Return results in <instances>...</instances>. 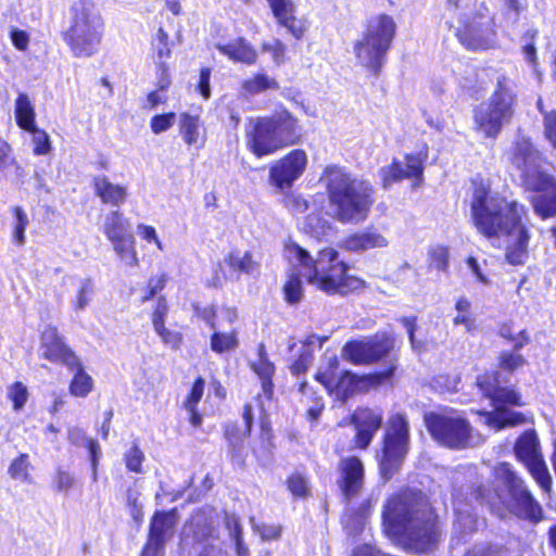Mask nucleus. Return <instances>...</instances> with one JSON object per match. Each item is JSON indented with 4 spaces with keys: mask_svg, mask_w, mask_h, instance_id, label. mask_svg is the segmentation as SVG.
<instances>
[{
    "mask_svg": "<svg viewBox=\"0 0 556 556\" xmlns=\"http://www.w3.org/2000/svg\"><path fill=\"white\" fill-rule=\"evenodd\" d=\"M472 223L488 239L507 237L506 260L511 265L523 264L528 257V230L521 224L525 208L483 185L475 187L470 203Z\"/></svg>",
    "mask_w": 556,
    "mask_h": 556,
    "instance_id": "obj_1",
    "label": "nucleus"
},
{
    "mask_svg": "<svg viewBox=\"0 0 556 556\" xmlns=\"http://www.w3.org/2000/svg\"><path fill=\"white\" fill-rule=\"evenodd\" d=\"M382 518L386 532L416 552L429 551L440 540L438 518L421 492L407 491L391 497Z\"/></svg>",
    "mask_w": 556,
    "mask_h": 556,
    "instance_id": "obj_2",
    "label": "nucleus"
},
{
    "mask_svg": "<svg viewBox=\"0 0 556 556\" xmlns=\"http://www.w3.org/2000/svg\"><path fill=\"white\" fill-rule=\"evenodd\" d=\"M285 256L290 264L300 268L308 283L329 293L346 294L361 290L364 281L346 274L348 266L339 261L338 252L327 248L318 252L316 258L295 242L285 245Z\"/></svg>",
    "mask_w": 556,
    "mask_h": 556,
    "instance_id": "obj_3",
    "label": "nucleus"
},
{
    "mask_svg": "<svg viewBox=\"0 0 556 556\" xmlns=\"http://www.w3.org/2000/svg\"><path fill=\"white\" fill-rule=\"evenodd\" d=\"M320 181L325 185L329 204L341 223L364 222L374 204V187L363 178L331 165L324 169Z\"/></svg>",
    "mask_w": 556,
    "mask_h": 556,
    "instance_id": "obj_4",
    "label": "nucleus"
},
{
    "mask_svg": "<svg viewBox=\"0 0 556 556\" xmlns=\"http://www.w3.org/2000/svg\"><path fill=\"white\" fill-rule=\"evenodd\" d=\"M509 161L520 173L525 186L539 192L531 199L536 215L543 219L555 216L556 180L542 169V154L528 137L519 136L516 139Z\"/></svg>",
    "mask_w": 556,
    "mask_h": 556,
    "instance_id": "obj_5",
    "label": "nucleus"
},
{
    "mask_svg": "<svg viewBox=\"0 0 556 556\" xmlns=\"http://www.w3.org/2000/svg\"><path fill=\"white\" fill-rule=\"evenodd\" d=\"M515 83L504 73L495 79L490 97L473 109L475 129L484 138L495 139L514 117L517 105Z\"/></svg>",
    "mask_w": 556,
    "mask_h": 556,
    "instance_id": "obj_6",
    "label": "nucleus"
},
{
    "mask_svg": "<svg viewBox=\"0 0 556 556\" xmlns=\"http://www.w3.org/2000/svg\"><path fill=\"white\" fill-rule=\"evenodd\" d=\"M395 33L396 24L392 16L379 14L371 17L353 47L357 63L378 76Z\"/></svg>",
    "mask_w": 556,
    "mask_h": 556,
    "instance_id": "obj_7",
    "label": "nucleus"
},
{
    "mask_svg": "<svg viewBox=\"0 0 556 556\" xmlns=\"http://www.w3.org/2000/svg\"><path fill=\"white\" fill-rule=\"evenodd\" d=\"M72 24L66 40L76 56H90L101 42L104 22L99 9L89 0H80L72 8Z\"/></svg>",
    "mask_w": 556,
    "mask_h": 556,
    "instance_id": "obj_8",
    "label": "nucleus"
},
{
    "mask_svg": "<svg viewBox=\"0 0 556 556\" xmlns=\"http://www.w3.org/2000/svg\"><path fill=\"white\" fill-rule=\"evenodd\" d=\"M497 483L495 496L482 484H479L471 493V496L485 504L497 516L503 517L504 510L522 498L530 491L525 479L506 462L498 463L493 469Z\"/></svg>",
    "mask_w": 556,
    "mask_h": 556,
    "instance_id": "obj_9",
    "label": "nucleus"
},
{
    "mask_svg": "<svg viewBox=\"0 0 556 556\" xmlns=\"http://www.w3.org/2000/svg\"><path fill=\"white\" fill-rule=\"evenodd\" d=\"M425 422L432 438L450 448L463 450L483 441L468 420L457 413H430L425 416Z\"/></svg>",
    "mask_w": 556,
    "mask_h": 556,
    "instance_id": "obj_10",
    "label": "nucleus"
},
{
    "mask_svg": "<svg viewBox=\"0 0 556 556\" xmlns=\"http://www.w3.org/2000/svg\"><path fill=\"white\" fill-rule=\"evenodd\" d=\"M409 451V425L403 414L396 413L387 421L379 468L384 480H390L402 467Z\"/></svg>",
    "mask_w": 556,
    "mask_h": 556,
    "instance_id": "obj_11",
    "label": "nucleus"
},
{
    "mask_svg": "<svg viewBox=\"0 0 556 556\" xmlns=\"http://www.w3.org/2000/svg\"><path fill=\"white\" fill-rule=\"evenodd\" d=\"M477 386L482 394L490 399L492 406L494 407L493 413H485V422L496 430H500L507 426L520 425L525 421V417L521 413L506 409L504 405L510 404L521 406L520 395L507 388H501L496 375H483L477 378Z\"/></svg>",
    "mask_w": 556,
    "mask_h": 556,
    "instance_id": "obj_12",
    "label": "nucleus"
},
{
    "mask_svg": "<svg viewBox=\"0 0 556 556\" xmlns=\"http://www.w3.org/2000/svg\"><path fill=\"white\" fill-rule=\"evenodd\" d=\"M212 511L199 510L193 514L184 527L185 545H191L199 556H226L222 548L215 545Z\"/></svg>",
    "mask_w": 556,
    "mask_h": 556,
    "instance_id": "obj_13",
    "label": "nucleus"
},
{
    "mask_svg": "<svg viewBox=\"0 0 556 556\" xmlns=\"http://www.w3.org/2000/svg\"><path fill=\"white\" fill-rule=\"evenodd\" d=\"M394 337L389 332H378L374 337L359 341L348 342L342 356L355 365L375 363L386 356L394 348Z\"/></svg>",
    "mask_w": 556,
    "mask_h": 556,
    "instance_id": "obj_14",
    "label": "nucleus"
},
{
    "mask_svg": "<svg viewBox=\"0 0 556 556\" xmlns=\"http://www.w3.org/2000/svg\"><path fill=\"white\" fill-rule=\"evenodd\" d=\"M307 155L304 150H292L285 157L276 161L269 168V182L280 191L290 189L304 173Z\"/></svg>",
    "mask_w": 556,
    "mask_h": 556,
    "instance_id": "obj_15",
    "label": "nucleus"
},
{
    "mask_svg": "<svg viewBox=\"0 0 556 556\" xmlns=\"http://www.w3.org/2000/svg\"><path fill=\"white\" fill-rule=\"evenodd\" d=\"M40 351L46 359L65 365L68 369H74L79 365V358L65 344L58 329L53 326H47L41 333Z\"/></svg>",
    "mask_w": 556,
    "mask_h": 556,
    "instance_id": "obj_16",
    "label": "nucleus"
},
{
    "mask_svg": "<svg viewBox=\"0 0 556 556\" xmlns=\"http://www.w3.org/2000/svg\"><path fill=\"white\" fill-rule=\"evenodd\" d=\"M250 150L257 156L269 155L286 147L264 117L257 119L249 139Z\"/></svg>",
    "mask_w": 556,
    "mask_h": 556,
    "instance_id": "obj_17",
    "label": "nucleus"
},
{
    "mask_svg": "<svg viewBox=\"0 0 556 556\" xmlns=\"http://www.w3.org/2000/svg\"><path fill=\"white\" fill-rule=\"evenodd\" d=\"M424 173L422 160L419 155L407 154L405 164L393 161L392 164L380 169V177L384 188L405 178L421 180Z\"/></svg>",
    "mask_w": 556,
    "mask_h": 556,
    "instance_id": "obj_18",
    "label": "nucleus"
},
{
    "mask_svg": "<svg viewBox=\"0 0 556 556\" xmlns=\"http://www.w3.org/2000/svg\"><path fill=\"white\" fill-rule=\"evenodd\" d=\"M352 421L356 428L355 440L357 446L366 448L381 427L382 412L380 409L359 408L353 414Z\"/></svg>",
    "mask_w": 556,
    "mask_h": 556,
    "instance_id": "obj_19",
    "label": "nucleus"
},
{
    "mask_svg": "<svg viewBox=\"0 0 556 556\" xmlns=\"http://www.w3.org/2000/svg\"><path fill=\"white\" fill-rule=\"evenodd\" d=\"M340 490L345 500L356 496L363 488L364 466L357 457L344 458L340 463Z\"/></svg>",
    "mask_w": 556,
    "mask_h": 556,
    "instance_id": "obj_20",
    "label": "nucleus"
},
{
    "mask_svg": "<svg viewBox=\"0 0 556 556\" xmlns=\"http://www.w3.org/2000/svg\"><path fill=\"white\" fill-rule=\"evenodd\" d=\"M460 43L468 50H485L492 46L493 34L486 23L473 21L456 33Z\"/></svg>",
    "mask_w": 556,
    "mask_h": 556,
    "instance_id": "obj_21",
    "label": "nucleus"
},
{
    "mask_svg": "<svg viewBox=\"0 0 556 556\" xmlns=\"http://www.w3.org/2000/svg\"><path fill=\"white\" fill-rule=\"evenodd\" d=\"M388 244V239L375 227L353 232L342 241V248L351 252H365L386 248Z\"/></svg>",
    "mask_w": 556,
    "mask_h": 556,
    "instance_id": "obj_22",
    "label": "nucleus"
},
{
    "mask_svg": "<svg viewBox=\"0 0 556 556\" xmlns=\"http://www.w3.org/2000/svg\"><path fill=\"white\" fill-rule=\"evenodd\" d=\"M279 25L286 27L296 39H301L306 30L305 23L295 17V5L292 0H267Z\"/></svg>",
    "mask_w": 556,
    "mask_h": 556,
    "instance_id": "obj_23",
    "label": "nucleus"
},
{
    "mask_svg": "<svg viewBox=\"0 0 556 556\" xmlns=\"http://www.w3.org/2000/svg\"><path fill=\"white\" fill-rule=\"evenodd\" d=\"M264 118L270 124V127L285 146L296 142L299 138V122L289 111L282 109Z\"/></svg>",
    "mask_w": 556,
    "mask_h": 556,
    "instance_id": "obj_24",
    "label": "nucleus"
},
{
    "mask_svg": "<svg viewBox=\"0 0 556 556\" xmlns=\"http://www.w3.org/2000/svg\"><path fill=\"white\" fill-rule=\"evenodd\" d=\"M250 368L258 377L263 393L266 397H271L274 392L273 377L275 375V365L268 359L264 344L257 348V355L255 359L249 362Z\"/></svg>",
    "mask_w": 556,
    "mask_h": 556,
    "instance_id": "obj_25",
    "label": "nucleus"
},
{
    "mask_svg": "<svg viewBox=\"0 0 556 556\" xmlns=\"http://www.w3.org/2000/svg\"><path fill=\"white\" fill-rule=\"evenodd\" d=\"M92 181L94 192L102 203L119 207L126 201L127 187L111 182L104 175L93 177Z\"/></svg>",
    "mask_w": 556,
    "mask_h": 556,
    "instance_id": "obj_26",
    "label": "nucleus"
},
{
    "mask_svg": "<svg viewBox=\"0 0 556 556\" xmlns=\"http://www.w3.org/2000/svg\"><path fill=\"white\" fill-rule=\"evenodd\" d=\"M217 50L229 60L247 65H253L257 61V52L253 46L244 38H237L228 43H218Z\"/></svg>",
    "mask_w": 556,
    "mask_h": 556,
    "instance_id": "obj_27",
    "label": "nucleus"
},
{
    "mask_svg": "<svg viewBox=\"0 0 556 556\" xmlns=\"http://www.w3.org/2000/svg\"><path fill=\"white\" fill-rule=\"evenodd\" d=\"M505 511H508L518 519L528 521L532 525H538L545 518L543 507L533 496L532 492H529L522 498H519L516 503L505 509Z\"/></svg>",
    "mask_w": 556,
    "mask_h": 556,
    "instance_id": "obj_28",
    "label": "nucleus"
},
{
    "mask_svg": "<svg viewBox=\"0 0 556 556\" xmlns=\"http://www.w3.org/2000/svg\"><path fill=\"white\" fill-rule=\"evenodd\" d=\"M176 525V509L168 511L157 510L150 521L148 535L167 543L174 535Z\"/></svg>",
    "mask_w": 556,
    "mask_h": 556,
    "instance_id": "obj_29",
    "label": "nucleus"
},
{
    "mask_svg": "<svg viewBox=\"0 0 556 556\" xmlns=\"http://www.w3.org/2000/svg\"><path fill=\"white\" fill-rule=\"evenodd\" d=\"M180 135L188 146L202 148L205 143V128L198 115L181 113L179 116Z\"/></svg>",
    "mask_w": 556,
    "mask_h": 556,
    "instance_id": "obj_30",
    "label": "nucleus"
},
{
    "mask_svg": "<svg viewBox=\"0 0 556 556\" xmlns=\"http://www.w3.org/2000/svg\"><path fill=\"white\" fill-rule=\"evenodd\" d=\"M515 454L523 465L532 459L542 456L540 442L533 429L525 431L516 441Z\"/></svg>",
    "mask_w": 556,
    "mask_h": 556,
    "instance_id": "obj_31",
    "label": "nucleus"
},
{
    "mask_svg": "<svg viewBox=\"0 0 556 556\" xmlns=\"http://www.w3.org/2000/svg\"><path fill=\"white\" fill-rule=\"evenodd\" d=\"M103 232L110 241L131 235L130 224L118 211H112L105 216Z\"/></svg>",
    "mask_w": 556,
    "mask_h": 556,
    "instance_id": "obj_32",
    "label": "nucleus"
},
{
    "mask_svg": "<svg viewBox=\"0 0 556 556\" xmlns=\"http://www.w3.org/2000/svg\"><path fill=\"white\" fill-rule=\"evenodd\" d=\"M35 108L25 93H20L15 101V119L16 124L24 130H34L35 124Z\"/></svg>",
    "mask_w": 556,
    "mask_h": 556,
    "instance_id": "obj_33",
    "label": "nucleus"
},
{
    "mask_svg": "<svg viewBox=\"0 0 556 556\" xmlns=\"http://www.w3.org/2000/svg\"><path fill=\"white\" fill-rule=\"evenodd\" d=\"M362 382L361 378L349 370L340 372V376L334 381L333 387L329 389L330 394H334L338 400L344 402L359 388Z\"/></svg>",
    "mask_w": 556,
    "mask_h": 556,
    "instance_id": "obj_34",
    "label": "nucleus"
},
{
    "mask_svg": "<svg viewBox=\"0 0 556 556\" xmlns=\"http://www.w3.org/2000/svg\"><path fill=\"white\" fill-rule=\"evenodd\" d=\"M225 263L233 273L253 275L258 271L260 264L253 258L251 252L243 254L231 252L225 257Z\"/></svg>",
    "mask_w": 556,
    "mask_h": 556,
    "instance_id": "obj_35",
    "label": "nucleus"
},
{
    "mask_svg": "<svg viewBox=\"0 0 556 556\" xmlns=\"http://www.w3.org/2000/svg\"><path fill=\"white\" fill-rule=\"evenodd\" d=\"M338 368L339 359L337 355H334L333 353H326L323 363L318 367L315 378L327 389V391H329V389L333 387L334 381L340 376V372H338Z\"/></svg>",
    "mask_w": 556,
    "mask_h": 556,
    "instance_id": "obj_36",
    "label": "nucleus"
},
{
    "mask_svg": "<svg viewBox=\"0 0 556 556\" xmlns=\"http://www.w3.org/2000/svg\"><path fill=\"white\" fill-rule=\"evenodd\" d=\"M218 329L213 330L211 336V350L217 354L235 351L239 345L238 332L236 330L223 332Z\"/></svg>",
    "mask_w": 556,
    "mask_h": 556,
    "instance_id": "obj_37",
    "label": "nucleus"
},
{
    "mask_svg": "<svg viewBox=\"0 0 556 556\" xmlns=\"http://www.w3.org/2000/svg\"><path fill=\"white\" fill-rule=\"evenodd\" d=\"M73 370L75 374L70 383V393L76 397H86L92 390V378L84 370L80 363Z\"/></svg>",
    "mask_w": 556,
    "mask_h": 556,
    "instance_id": "obj_38",
    "label": "nucleus"
},
{
    "mask_svg": "<svg viewBox=\"0 0 556 556\" xmlns=\"http://www.w3.org/2000/svg\"><path fill=\"white\" fill-rule=\"evenodd\" d=\"M119 258L129 266L138 265L137 252L135 250V238L131 235L110 241Z\"/></svg>",
    "mask_w": 556,
    "mask_h": 556,
    "instance_id": "obj_39",
    "label": "nucleus"
},
{
    "mask_svg": "<svg viewBox=\"0 0 556 556\" xmlns=\"http://www.w3.org/2000/svg\"><path fill=\"white\" fill-rule=\"evenodd\" d=\"M535 482L544 490L549 491L552 485V477L548 472L547 466L540 456L525 464Z\"/></svg>",
    "mask_w": 556,
    "mask_h": 556,
    "instance_id": "obj_40",
    "label": "nucleus"
},
{
    "mask_svg": "<svg viewBox=\"0 0 556 556\" xmlns=\"http://www.w3.org/2000/svg\"><path fill=\"white\" fill-rule=\"evenodd\" d=\"M277 80L266 74H256L242 83V89L250 94H256L266 90H277Z\"/></svg>",
    "mask_w": 556,
    "mask_h": 556,
    "instance_id": "obj_41",
    "label": "nucleus"
},
{
    "mask_svg": "<svg viewBox=\"0 0 556 556\" xmlns=\"http://www.w3.org/2000/svg\"><path fill=\"white\" fill-rule=\"evenodd\" d=\"M13 214V241L17 245H23L25 243V229L29 223L27 214L21 206H14L12 208Z\"/></svg>",
    "mask_w": 556,
    "mask_h": 556,
    "instance_id": "obj_42",
    "label": "nucleus"
},
{
    "mask_svg": "<svg viewBox=\"0 0 556 556\" xmlns=\"http://www.w3.org/2000/svg\"><path fill=\"white\" fill-rule=\"evenodd\" d=\"M285 300L289 304H298L303 298V286L299 275L291 274L283 286Z\"/></svg>",
    "mask_w": 556,
    "mask_h": 556,
    "instance_id": "obj_43",
    "label": "nucleus"
},
{
    "mask_svg": "<svg viewBox=\"0 0 556 556\" xmlns=\"http://www.w3.org/2000/svg\"><path fill=\"white\" fill-rule=\"evenodd\" d=\"M29 467L30 463L28 460L27 454H21L17 458H15L9 469L8 472L10 477L14 480H20L22 482H29Z\"/></svg>",
    "mask_w": 556,
    "mask_h": 556,
    "instance_id": "obj_44",
    "label": "nucleus"
},
{
    "mask_svg": "<svg viewBox=\"0 0 556 556\" xmlns=\"http://www.w3.org/2000/svg\"><path fill=\"white\" fill-rule=\"evenodd\" d=\"M15 159L11 155V147L0 139V181L9 180Z\"/></svg>",
    "mask_w": 556,
    "mask_h": 556,
    "instance_id": "obj_45",
    "label": "nucleus"
},
{
    "mask_svg": "<svg viewBox=\"0 0 556 556\" xmlns=\"http://www.w3.org/2000/svg\"><path fill=\"white\" fill-rule=\"evenodd\" d=\"M153 47L156 51L155 63L156 65H162V63H165V60L170 55V49L168 47V35L162 27H160L156 31Z\"/></svg>",
    "mask_w": 556,
    "mask_h": 556,
    "instance_id": "obj_46",
    "label": "nucleus"
},
{
    "mask_svg": "<svg viewBox=\"0 0 556 556\" xmlns=\"http://www.w3.org/2000/svg\"><path fill=\"white\" fill-rule=\"evenodd\" d=\"M286 45L276 38L262 43V51L271 54V59L276 65H281L286 62Z\"/></svg>",
    "mask_w": 556,
    "mask_h": 556,
    "instance_id": "obj_47",
    "label": "nucleus"
},
{
    "mask_svg": "<svg viewBox=\"0 0 556 556\" xmlns=\"http://www.w3.org/2000/svg\"><path fill=\"white\" fill-rule=\"evenodd\" d=\"M304 229L311 236L319 239L325 237L330 229L327 220L320 218L318 215H308L305 219Z\"/></svg>",
    "mask_w": 556,
    "mask_h": 556,
    "instance_id": "obj_48",
    "label": "nucleus"
},
{
    "mask_svg": "<svg viewBox=\"0 0 556 556\" xmlns=\"http://www.w3.org/2000/svg\"><path fill=\"white\" fill-rule=\"evenodd\" d=\"M143 452L135 444L124 455L127 469L136 473H142Z\"/></svg>",
    "mask_w": 556,
    "mask_h": 556,
    "instance_id": "obj_49",
    "label": "nucleus"
},
{
    "mask_svg": "<svg viewBox=\"0 0 556 556\" xmlns=\"http://www.w3.org/2000/svg\"><path fill=\"white\" fill-rule=\"evenodd\" d=\"M8 396L13 402V409L18 412L28 400L27 388L22 382H15L9 388Z\"/></svg>",
    "mask_w": 556,
    "mask_h": 556,
    "instance_id": "obj_50",
    "label": "nucleus"
},
{
    "mask_svg": "<svg viewBox=\"0 0 556 556\" xmlns=\"http://www.w3.org/2000/svg\"><path fill=\"white\" fill-rule=\"evenodd\" d=\"M33 134L34 153L36 155H46L51 150V142L49 135L41 129L35 127L34 130H28Z\"/></svg>",
    "mask_w": 556,
    "mask_h": 556,
    "instance_id": "obj_51",
    "label": "nucleus"
},
{
    "mask_svg": "<svg viewBox=\"0 0 556 556\" xmlns=\"http://www.w3.org/2000/svg\"><path fill=\"white\" fill-rule=\"evenodd\" d=\"M543 134L549 144L556 149V110L551 109L543 119Z\"/></svg>",
    "mask_w": 556,
    "mask_h": 556,
    "instance_id": "obj_52",
    "label": "nucleus"
},
{
    "mask_svg": "<svg viewBox=\"0 0 556 556\" xmlns=\"http://www.w3.org/2000/svg\"><path fill=\"white\" fill-rule=\"evenodd\" d=\"M176 114L175 113H167V114H160L155 115L151 118V130L159 135L161 132H164L168 130L175 123Z\"/></svg>",
    "mask_w": 556,
    "mask_h": 556,
    "instance_id": "obj_53",
    "label": "nucleus"
},
{
    "mask_svg": "<svg viewBox=\"0 0 556 556\" xmlns=\"http://www.w3.org/2000/svg\"><path fill=\"white\" fill-rule=\"evenodd\" d=\"M93 291V286L90 280H84L80 283V287L77 291L76 299L73 303V306L77 311H83L89 304L91 293Z\"/></svg>",
    "mask_w": 556,
    "mask_h": 556,
    "instance_id": "obj_54",
    "label": "nucleus"
},
{
    "mask_svg": "<svg viewBox=\"0 0 556 556\" xmlns=\"http://www.w3.org/2000/svg\"><path fill=\"white\" fill-rule=\"evenodd\" d=\"M500 366L502 369L513 371L525 365L526 359L518 353L503 352L500 357Z\"/></svg>",
    "mask_w": 556,
    "mask_h": 556,
    "instance_id": "obj_55",
    "label": "nucleus"
},
{
    "mask_svg": "<svg viewBox=\"0 0 556 556\" xmlns=\"http://www.w3.org/2000/svg\"><path fill=\"white\" fill-rule=\"evenodd\" d=\"M287 486H288V490L294 496H300V497L305 496L308 491V485H307L306 479L299 473H293L292 476L289 477V479L287 480Z\"/></svg>",
    "mask_w": 556,
    "mask_h": 556,
    "instance_id": "obj_56",
    "label": "nucleus"
},
{
    "mask_svg": "<svg viewBox=\"0 0 556 556\" xmlns=\"http://www.w3.org/2000/svg\"><path fill=\"white\" fill-rule=\"evenodd\" d=\"M448 265V252L444 247H435L430 251V266L445 270Z\"/></svg>",
    "mask_w": 556,
    "mask_h": 556,
    "instance_id": "obj_57",
    "label": "nucleus"
},
{
    "mask_svg": "<svg viewBox=\"0 0 556 556\" xmlns=\"http://www.w3.org/2000/svg\"><path fill=\"white\" fill-rule=\"evenodd\" d=\"M198 317L204 320L212 330L220 328V324L217 323L218 311L214 305L206 307H194Z\"/></svg>",
    "mask_w": 556,
    "mask_h": 556,
    "instance_id": "obj_58",
    "label": "nucleus"
},
{
    "mask_svg": "<svg viewBox=\"0 0 556 556\" xmlns=\"http://www.w3.org/2000/svg\"><path fill=\"white\" fill-rule=\"evenodd\" d=\"M204 384H205L204 380L201 377H199L194 381L191 392H190L188 399L186 400V402L184 403L185 409H192V407H197L198 403L200 402V400L203 396Z\"/></svg>",
    "mask_w": 556,
    "mask_h": 556,
    "instance_id": "obj_59",
    "label": "nucleus"
},
{
    "mask_svg": "<svg viewBox=\"0 0 556 556\" xmlns=\"http://www.w3.org/2000/svg\"><path fill=\"white\" fill-rule=\"evenodd\" d=\"M74 482L75 478L71 472L61 468L56 470L53 483L58 492H67L73 488Z\"/></svg>",
    "mask_w": 556,
    "mask_h": 556,
    "instance_id": "obj_60",
    "label": "nucleus"
},
{
    "mask_svg": "<svg viewBox=\"0 0 556 556\" xmlns=\"http://www.w3.org/2000/svg\"><path fill=\"white\" fill-rule=\"evenodd\" d=\"M166 542L148 535L141 556H164Z\"/></svg>",
    "mask_w": 556,
    "mask_h": 556,
    "instance_id": "obj_61",
    "label": "nucleus"
},
{
    "mask_svg": "<svg viewBox=\"0 0 556 556\" xmlns=\"http://www.w3.org/2000/svg\"><path fill=\"white\" fill-rule=\"evenodd\" d=\"M231 538L235 541V549L237 556H250V549L243 541L242 528L238 522H235Z\"/></svg>",
    "mask_w": 556,
    "mask_h": 556,
    "instance_id": "obj_62",
    "label": "nucleus"
},
{
    "mask_svg": "<svg viewBox=\"0 0 556 556\" xmlns=\"http://www.w3.org/2000/svg\"><path fill=\"white\" fill-rule=\"evenodd\" d=\"M127 504L130 507L131 518L137 523H141L143 518L142 505L139 502V495L136 492L128 491L127 492Z\"/></svg>",
    "mask_w": 556,
    "mask_h": 556,
    "instance_id": "obj_63",
    "label": "nucleus"
},
{
    "mask_svg": "<svg viewBox=\"0 0 556 556\" xmlns=\"http://www.w3.org/2000/svg\"><path fill=\"white\" fill-rule=\"evenodd\" d=\"M465 556H501V549L497 546L480 544L475 545Z\"/></svg>",
    "mask_w": 556,
    "mask_h": 556,
    "instance_id": "obj_64",
    "label": "nucleus"
}]
</instances>
